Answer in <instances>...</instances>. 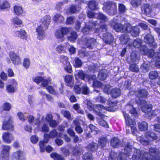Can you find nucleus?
I'll use <instances>...</instances> for the list:
<instances>
[{
  "label": "nucleus",
  "mask_w": 160,
  "mask_h": 160,
  "mask_svg": "<svg viewBox=\"0 0 160 160\" xmlns=\"http://www.w3.org/2000/svg\"><path fill=\"white\" fill-rule=\"evenodd\" d=\"M150 65L149 62H144L141 66L140 69L143 72H146L149 69Z\"/></svg>",
  "instance_id": "33"
},
{
  "label": "nucleus",
  "mask_w": 160,
  "mask_h": 160,
  "mask_svg": "<svg viewBox=\"0 0 160 160\" xmlns=\"http://www.w3.org/2000/svg\"><path fill=\"white\" fill-rule=\"evenodd\" d=\"M140 52L143 55H147L150 58H152L154 56V51L152 49L149 50L145 45L141 46L140 48Z\"/></svg>",
  "instance_id": "8"
},
{
  "label": "nucleus",
  "mask_w": 160,
  "mask_h": 160,
  "mask_svg": "<svg viewBox=\"0 0 160 160\" xmlns=\"http://www.w3.org/2000/svg\"><path fill=\"white\" fill-rule=\"evenodd\" d=\"M108 107H105L101 104H98L96 105V109H97L99 112L95 111V112L96 114L100 117H103V115L101 113V112L103 110H106L110 112H113L114 110L112 108L113 103L110 101H108Z\"/></svg>",
  "instance_id": "5"
},
{
  "label": "nucleus",
  "mask_w": 160,
  "mask_h": 160,
  "mask_svg": "<svg viewBox=\"0 0 160 160\" xmlns=\"http://www.w3.org/2000/svg\"><path fill=\"white\" fill-rule=\"evenodd\" d=\"M102 38L103 41L107 44H110L112 42L113 38L110 33L106 32L103 34Z\"/></svg>",
  "instance_id": "10"
},
{
  "label": "nucleus",
  "mask_w": 160,
  "mask_h": 160,
  "mask_svg": "<svg viewBox=\"0 0 160 160\" xmlns=\"http://www.w3.org/2000/svg\"><path fill=\"white\" fill-rule=\"evenodd\" d=\"M132 27L131 25L129 23H125L123 26L122 32H131Z\"/></svg>",
  "instance_id": "36"
},
{
  "label": "nucleus",
  "mask_w": 160,
  "mask_h": 160,
  "mask_svg": "<svg viewBox=\"0 0 160 160\" xmlns=\"http://www.w3.org/2000/svg\"><path fill=\"white\" fill-rule=\"evenodd\" d=\"M9 55L13 63L15 65H18L21 63L20 58L13 52H10Z\"/></svg>",
  "instance_id": "14"
},
{
  "label": "nucleus",
  "mask_w": 160,
  "mask_h": 160,
  "mask_svg": "<svg viewBox=\"0 0 160 160\" xmlns=\"http://www.w3.org/2000/svg\"><path fill=\"white\" fill-rule=\"evenodd\" d=\"M152 58L156 61L155 62L156 67L158 68H160V52H155Z\"/></svg>",
  "instance_id": "23"
},
{
  "label": "nucleus",
  "mask_w": 160,
  "mask_h": 160,
  "mask_svg": "<svg viewBox=\"0 0 160 160\" xmlns=\"http://www.w3.org/2000/svg\"><path fill=\"white\" fill-rule=\"evenodd\" d=\"M10 7V5L7 1H5L3 2L0 3V9L4 10Z\"/></svg>",
  "instance_id": "41"
},
{
  "label": "nucleus",
  "mask_w": 160,
  "mask_h": 160,
  "mask_svg": "<svg viewBox=\"0 0 160 160\" xmlns=\"http://www.w3.org/2000/svg\"><path fill=\"white\" fill-rule=\"evenodd\" d=\"M102 88H103V91L105 92L108 94L110 93V89L111 88V86L110 85L107 84V85L102 86Z\"/></svg>",
  "instance_id": "62"
},
{
  "label": "nucleus",
  "mask_w": 160,
  "mask_h": 160,
  "mask_svg": "<svg viewBox=\"0 0 160 160\" xmlns=\"http://www.w3.org/2000/svg\"><path fill=\"white\" fill-rule=\"evenodd\" d=\"M85 41L86 46L88 48H92L97 44L96 40L94 38H86Z\"/></svg>",
  "instance_id": "18"
},
{
  "label": "nucleus",
  "mask_w": 160,
  "mask_h": 160,
  "mask_svg": "<svg viewBox=\"0 0 160 160\" xmlns=\"http://www.w3.org/2000/svg\"><path fill=\"white\" fill-rule=\"evenodd\" d=\"M130 70L132 72H138L139 71V68L138 65L136 64H132L129 67Z\"/></svg>",
  "instance_id": "39"
},
{
  "label": "nucleus",
  "mask_w": 160,
  "mask_h": 160,
  "mask_svg": "<svg viewBox=\"0 0 160 160\" xmlns=\"http://www.w3.org/2000/svg\"><path fill=\"white\" fill-rule=\"evenodd\" d=\"M138 124V128L140 130L145 131L148 129V124L146 122H139Z\"/></svg>",
  "instance_id": "25"
},
{
  "label": "nucleus",
  "mask_w": 160,
  "mask_h": 160,
  "mask_svg": "<svg viewBox=\"0 0 160 160\" xmlns=\"http://www.w3.org/2000/svg\"><path fill=\"white\" fill-rule=\"evenodd\" d=\"M16 27H15V30L13 31V35L16 37H20L22 38L25 37L26 32L25 30L21 29L20 30L16 29Z\"/></svg>",
  "instance_id": "16"
},
{
  "label": "nucleus",
  "mask_w": 160,
  "mask_h": 160,
  "mask_svg": "<svg viewBox=\"0 0 160 160\" xmlns=\"http://www.w3.org/2000/svg\"><path fill=\"white\" fill-rule=\"evenodd\" d=\"M107 27L106 24L102 25L100 26V29L97 28L95 30L96 32L100 33L102 32H106L107 30Z\"/></svg>",
  "instance_id": "44"
},
{
  "label": "nucleus",
  "mask_w": 160,
  "mask_h": 160,
  "mask_svg": "<svg viewBox=\"0 0 160 160\" xmlns=\"http://www.w3.org/2000/svg\"><path fill=\"white\" fill-rule=\"evenodd\" d=\"M100 117L101 118L98 119L97 121L98 124L104 127L108 128V126L107 122L102 118V117Z\"/></svg>",
  "instance_id": "47"
},
{
  "label": "nucleus",
  "mask_w": 160,
  "mask_h": 160,
  "mask_svg": "<svg viewBox=\"0 0 160 160\" xmlns=\"http://www.w3.org/2000/svg\"><path fill=\"white\" fill-rule=\"evenodd\" d=\"M51 157L55 160H64V158L61 155L57 153L52 152L50 155Z\"/></svg>",
  "instance_id": "32"
},
{
  "label": "nucleus",
  "mask_w": 160,
  "mask_h": 160,
  "mask_svg": "<svg viewBox=\"0 0 160 160\" xmlns=\"http://www.w3.org/2000/svg\"><path fill=\"white\" fill-rule=\"evenodd\" d=\"M88 4L89 8L92 10H94L96 8L97 3L95 1L90 2Z\"/></svg>",
  "instance_id": "49"
},
{
  "label": "nucleus",
  "mask_w": 160,
  "mask_h": 160,
  "mask_svg": "<svg viewBox=\"0 0 160 160\" xmlns=\"http://www.w3.org/2000/svg\"><path fill=\"white\" fill-rule=\"evenodd\" d=\"M142 42L141 39L137 38L133 41V45L134 47L138 48L141 46Z\"/></svg>",
  "instance_id": "46"
},
{
  "label": "nucleus",
  "mask_w": 160,
  "mask_h": 160,
  "mask_svg": "<svg viewBox=\"0 0 160 160\" xmlns=\"http://www.w3.org/2000/svg\"><path fill=\"white\" fill-rule=\"evenodd\" d=\"M49 135L48 134L45 133L44 135V139L43 141H40L39 143V146L40 151L41 152H43L45 151V143H47L49 139Z\"/></svg>",
  "instance_id": "13"
},
{
  "label": "nucleus",
  "mask_w": 160,
  "mask_h": 160,
  "mask_svg": "<svg viewBox=\"0 0 160 160\" xmlns=\"http://www.w3.org/2000/svg\"><path fill=\"white\" fill-rule=\"evenodd\" d=\"M119 40L120 43L122 44H128L129 46H131L130 40L128 35H123L121 36Z\"/></svg>",
  "instance_id": "17"
},
{
  "label": "nucleus",
  "mask_w": 160,
  "mask_h": 160,
  "mask_svg": "<svg viewBox=\"0 0 160 160\" xmlns=\"http://www.w3.org/2000/svg\"><path fill=\"white\" fill-rule=\"evenodd\" d=\"M107 142V140L106 138L102 137L99 140L98 143L101 146L102 148L104 147Z\"/></svg>",
  "instance_id": "43"
},
{
  "label": "nucleus",
  "mask_w": 160,
  "mask_h": 160,
  "mask_svg": "<svg viewBox=\"0 0 160 160\" xmlns=\"http://www.w3.org/2000/svg\"><path fill=\"white\" fill-rule=\"evenodd\" d=\"M81 92L83 94H88L89 93L90 91L88 87L86 84H84L82 86H81Z\"/></svg>",
  "instance_id": "48"
},
{
  "label": "nucleus",
  "mask_w": 160,
  "mask_h": 160,
  "mask_svg": "<svg viewBox=\"0 0 160 160\" xmlns=\"http://www.w3.org/2000/svg\"><path fill=\"white\" fill-rule=\"evenodd\" d=\"M77 76L82 80H84L85 77H86L88 78L89 81H90L91 80H92L93 82V85L94 87H98L101 86V82L95 80V79L96 78L95 75H88L87 76L86 75H85V74L82 70H80L78 72L77 75H75V77L76 79H77Z\"/></svg>",
  "instance_id": "3"
},
{
  "label": "nucleus",
  "mask_w": 160,
  "mask_h": 160,
  "mask_svg": "<svg viewBox=\"0 0 160 160\" xmlns=\"http://www.w3.org/2000/svg\"><path fill=\"white\" fill-rule=\"evenodd\" d=\"M9 154L1 152L0 158L1 160H8Z\"/></svg>",
  "instance_id": "59"
},
{
  "label": "nucleus",
  "mask_w": 160,
  "mask_h": 160,
  "mask_svg": "<svg viewBox=\"0 0 160 160\" xmlns=\"http://www.w3.org/2000/svg\"><path fill=\"white\" fill-rule=\"evenodd\" d=\"M2 138L3 141L7 143H10L13 140L12 135L9 132H4L2 133Z\"/></svg>",
  "instance_id": "9"
},
{
  "label": "nucleus",
  "mask_w": 160,
  "mask_h": 160,
  "mask_svg": "<svg viewBox=\"0 0 160 160\" xmlns=\"http://www.w3.org/2000/svg\"><path fill=\"white\" fill-rule=\"evenodd\" d=\"M56 51L59 53H63L65 52L66 48L64 46L60 45L56 48Z\"/></svg>",
  "instance_id": "54"
},
{
  "label": "nucleus",
  "mask_w": 160,
  "mask_h": 160,
  "mask_svg": "<svg viewBox=\"0 0 160 160\" xmlns=\"http://www.w3.org/2000/svg\"><path fill=\"white\" fill-rule=\"evenodd\" d=\"M117 160H127V156L122 152H120L118 155Z\"/></svg>",
  "instance_id": "58"
},
{
  "label": "nucleus",
  "mask_w": 160,
  "mask_h": 160,
  "mask_svg": "<svg viewBox=\"0 0 160 160\" xmlns=\"http://www.w3.org/2000/svg\"><path fill=\"white\" fill-rule=\"evenodd\" d=\"M130 58L132 62H137L140 59V57L134 52H132L130 55Z\"/></svg>",
  "instance_id": "35"
},
{
  "label": "nucleus",
  "mask_w": 160,
  "mask_h": 160,
  "mask_svg": "<svg viewBox=\"0 0 160 160\" xmlns=\"http://www.w3.org/2000/svg\"><path fill=\"white\" fill-rule=\"evenodd\" d=\"M95 100L98 102L104 103L106 101V99L101 96H98L97 97Z\"/></svg>",
  "instance_id": "61"
},
{
  "label": "nucleus",
  "mask_w": 160,
  "mask_h": 160,
  "mask_svg": "<svg viewBox=\"0 0 160 160\" xmlns=\"http://www.w3.org/2000/svg\"><path fill=\"white\" fill-rule=\"evenodd\" d=\"M77 35L75 32H72L70 36L68 37V40L71 42H74L77 38Z\"/></svg>",
  "instance_id": "37"
},
{
  "label": "nucleus",
  "mask_w": 160,
  "mask_h": 160,
  "mask_svg": "<svg viewBox=\"0 0 160 160\" xmlns=\"http://www.w3.org/2000/svg\"><path fill=\"white\" fill-rule=\"evenodd\" d=\"M68 32V29L67 28H62L60 30L56 32L55 34V37L59 42H62L64 40V35L67 34Z\"/></svg>",
  "instance_id": "7"
},
{
  "label": "nucleus",
  "mask_w": 160,
  "mask_h": 160,
  "mask_svg": "<svg viewBox=\"0 0 160 160\" xmlns=\"http://www.w3.org/2000/svg\"><path fill=\"white\" fill-rule=\"evenodd\" d=\"M96 18L102 20L104 22H106L108 20L107 17L103 13L100 12L97 14V17Z\"/></svg>",
  "instance_id": "52"
},
{
  "label": "nucleus",
  "mask_w": 160,
  "mask_h": 160,
  "mask_svg": "<svg viewBox=\"0 0 160 160\" xmlns=\"http://www.w3.org/2000/svg\"><path fill=\"white\" fill-rule=\"evenodd\" d=\"M60 61L63 64L67 63L68 62H69L68 61V57L64 55H61V56Z\"/></svg>",
  "instance_id": "55"
},
{
  "label": "nucleus",
  "mask_w": 160,
  "mask_h": 160,
  "mask_svg": "<svg viewBox=\"0 0 160 160\" xmlns=\"http://www.w3.org/2000/svg\"><path fill=\"white\" fill-rule=\"evenodd\" d=\"M158 76V72L155 71H152L150 72L149 77L151 79H155Z\"/></svg>",
  "instance_id": "45"
},
{
  "label": "nucleus",
  "mask_w": 160,
  "mask_h": 160,
  "mask_svg": "<svg viewBox=\"0 0 160 160\" xmlns=\"http://www.w3.org/2000/svg\"><path fill=\"white\" fill-rule=\"evenodd\" d=\"M64 68L65 70L69 73H71L72 72L71 66L69 62H67V63L64 64Z\"/></svg>",
  "instance_id": "51"
},
{
  "label": "nucleus",
  "mask_w": 160,
  "mask_h": 160,
  "mask_svg": "<svg viewBox=\"0 0 160 160\" xmlns=\"http://www.w3.org/2000/svg\"><path fill=\"white\" fill-rule=\"evenodd\" d=\"M133 100H132L131 101L129 102L126 106V108L127 109H129V112L134 116H136L137 112L135 108L133 107Z\"/></svg>",
  "instance_id": "20"
},
{
  "label": "nucleus",
  "mask_w": 160,
  "mask_h": 160,
  "mask_svg": "<svg viewBox=\"0 0 160 160\" xmlns=\"http://www.w3.org/2000/svg\"><path fill=\"white\" fill-rule=\"evenodd\" d=\"M111 25L113 26L114 29L117 32H122L123 26L120 23H113Z\"/></svg>",
  "instance_id": "28"
},
{
  "label": "nucleus",
  "mask_w": 160,
  "mask_h": 160,
  "mask_svg": "<svg viewBox=\"0 0 160 160\" xmlns=\"http://www.w3.org/2000/svg\"><path fill=\"white\" fill-rule=\"evenodd\" d=\"M121 94V90L118 88H114L112 89L110 92L111 96L114 98L118 97Z\"/></svg>",
  "instance_id": "22"
},
{
  "label": "nucleus",
  "mask_w": 160,
  "mask_h": 160,
  "mask_svg": "<svg viewBox=\"0 0 160 160\" xmlns=\"http://www.w3.org/2000/svg\"><path fill=\"white\" fill-rule=\"evenodd\" d=\"M152 106L150 105L145 104L142 106V110L143 112L147 113V114L150 111L152 108Z\"/></svg>",
  "instance_id": "42"
},
{
  "label": "nucleus",
  "mask_w": 160,
  "mask_h": 160,
  "mask_svg": "<svg viewBox=\"0 0 160 160\" xmlns=\"http://www.w3.org/2000/svg\"><path fill=\"white\" fill-rule=\"evenodd\" d=\"M145 136L148 140H146L142 138H141L139 140L140 142L145 145H147L149 144V141L156 139L157 137L156 135L153 132L150 131L146 132L145 133Z\"/></svg>",
  "instance_id": "6"
},
{
  "label": "nucleus",
  "mask_w": 160,
  "mask_h": 160,
  "mask_svg": "<svg viewBox=\"0 0 160 160\" xmlns=\"http://www.w3.org/2000/svg\"><path fill=\"white\" fill-rule=\"evenodd\" d=\"M103 9L104 12L110 15H113L115 14L117 12L116 4L112 2L105 3Z\"/></svg>",
  "instance_id": "4"
},
{
  "label": "nucleus",
  "mask_w": 160,
  "mask_h": 160,
  "mask_svg": "<svg viewBox=\"0 0 160 160\" xmlns=\"http://www.w3.org/2000/svg\"><path fill=\"white\" fill-rule=\"evenodd\" d=\"M83 160H93V158L91 153H85L83 156Z\"/></svg>",
  "instance_id": "50"
},
{
  "label": "nucleus",
  "mask_w": 160,
  "mask_h": 160,
  "mask_svg": "<svg viewBox=\"0 0 160 160\" xmlns=\"http://www.w3.org/2000/svg\"><path fill=\"white\" fill-rule=\"evenodd\" d=\"M11 107L10 104L8 102L5 103L2 106V109L5 111H9Z\"/></svg>",
  "instance_id": "64"
},
{
  "label": "nucleus",
  "mask_w": 160,
  "mask_h": 160,
  "mask_svg": "<svg viewBox=\"0 0 160 160\" xmlns=\"http://www.w3.org/2000/svg\"><path fill=\"white\" fill-rule=\"evenodd\" d=\"M65 80L67 85L72 87L74 85V79L73 77L71 75H67L65 78Z\"/></svg>",
  "instance_id": "21"
},
{
  "label": "nucleus",
  "mask_w": 160,
  "mask_h": 160,
  "mask_svg": "<svg viewBox=\"0 0 160 160\" xmlns=\"http://www.w3.org/2000/svg\"><path fill=\"white\" fill-rule=\"evenodd\" d=\"M132 149V146L128 142L126 145L124 151V154L129 156L130 155V152Z\"/></svg>",
  "instance_id": "30"
},
{
  "label": "nucleus",
  "mask_w": 160,
  "mask_h": 160,
  "mask_svg": "<svg viewBox=\"0 0 160 160\" xmlns=\"http://www.w3.org/2000/svg\"><path fill=\"white\" fill-rule=\"evenodd\" d=\"M138 97L146 98L148 95V93L145 89H140L136 92Z\"/></svg>",
  "instance_id": "24"
},
{
  "label": "nucleus",
  "mask_w": 160,
  "mask_h": 160,
  "mask_svg": "<svg viewBox=\"0 0 160 160\" xmlns=\"http://www.w3.org/2000/svg\"><path fill=\"white\" fill-rule=\"evenodd\" d=\"M74 62V63L73 64V65L75 68H80L82 66V62L81 60L78 58H75Z\"/></svg>",
  "instance_id": "40"
},
{
  "label": "nucleus",
  "mask_w": 160,
  "mask_h": 160,
  "mask_svg": "<svg viewBox=\"0 0 160 160\" xmlns=\"http://www.w3.org/2000/svg\"><path fill=\"white\" fill-rule=\"evenodd\" d=\"M134 149V153L132 158L133 160H160V158L158 153V150L155 148H151L149 150V154L144 152L141 157L140 151L135 148Z\"/></svg>",
  "instance_id": "1"
},
{
  "label": "nucleus",
  "mask_w": 160,
  "mask_h": 160,
  "mask_svg": "<svg viewBox=\"0 0 160 160\" xmlns=\"http://www.w3.org/2000/svg\"><path fill=\"white\" fill-rule=\"evenodd\" d=\"M25 153L22 151H18L14 152L13 154L12 160H20L24 159Z\"/></svg>",
  "instance_id": "12"
},
{
  "label": "nucleus",
  "mask_w": 160,
  "mask_h": 160,
  "mask_svg": "<svg viewBox=\"0 0 160 160\" xmlns=\"http://www.w3.org/2000/svg\"><path fill=\"white\" fill-rule=\"evenodd\" d=\"M79 10V7L76 8V6L74 5H72L69 9L70 12L72 14L76 12Z\"/></svg>",
  "instance_id": "57"
},
{
  "label": "nucleus",
  "mask_w": 160,
  "mask_h": 160,
  "mask_svg": "<svg viewBox=\"0 0 160 160\" xmlns=\"http://www.w3.org/2000/svg\"><path fill=\"white\" fill-rule=\"evenodd\" d=\"M50 19V17L48 15L41 19L38 27L36 29V32L38 33V38L39 39L42 40L45 37V32L48 28Z\"/></svg>",
  "instance_id": "2"
},
{
  "label": "nucleus",
  "mask_w": 160,
  "mask_h": 160,
  "mask_svg": "<svg viewBox=\"0 0 160 160\" xmlns=\"http://www.w3.org/2000/svg\"><path fill=\"white\" fill-rule=\"evenodd\" d=\"M152 11L151 6L148 4H145L142 8V13L147 15L149 14Z\"/></svg>",
  "instance_id": "19"
},
{
  "label": "nucleus",
  "mask_w": 160,
  "mask_h": 160,
  "mask_svg": "<svg viewBox=\"0 0 160 160\" xmlns=\"http://www.w3.org/2000/svg\"><path fill=\"white\" fill-rule=\"evenodd\" d=\"M48 134L51 138H54L56 136L59 137V133H58L57 130L55 129L52 130Z\"/></svg>",
  "instance_id": "53"
},
{
  "label": "nucleus",
  "mask_w": 160,
  "mask_h": 160,
  "mask_svg": "<svg viewBox=\"0 0 160 160\" xmlns=\"http://www.w3.org/2000/svg\"><path fill=\"white\" fill-rule=\"evenodd\" d=\"M144 42L150 45L151 47H154L156 45V43L154 42L153 36L150 34H148L145 36Z\"/></svg>",
  "instance_id": "11"
},
{
  "label": "nucleus",
  "mask_w": 160,
  "mask_h": 160,
  "mask_svg": "<svg viewBox=\"0 0 160 160\" xmlns=\"http://www.w3.org/2000/svg\"><path fill=\"white\" fill-rule=\"evenodd\" d=\"M107 76V72L106 70H101L99 72L98 77L101 80H104L106 78Z\"/></svg>",
  "instance_id": "31"
},
{
  "label": "nucleus",
  "mask_w": 160,
  "mask_h": 160,
  "mask_svg": "<svg viewBox=\"0 0 160 160\" xmlns=\"http://www.w3.org/2000/svg\"><path fill=\"white\" fill-rule=\"evenodd\" d=\"M141 2V0H132L131 3L132 6L134 7H137L140 5Z\"/></svg>",
  "instance_id": "63"
},
{
  "label": "nucleus",
  "mask_w": 160,
  "mask_h": 160,
  "mask_svg": "<svg viewBox=\"0 0 160 160\" xmlns=\"http://www.w3.org/2000/svg\"><path fill=\"white\" fill-rule=\"evenodd\" d=\"M14 11L15 13L18 15L22 14L23 12L22 7L18 6H15L14 7Z\"/></svg>",
  "instance_id": "38"
},
{
  "label": "nucleus",
  "mask_w": 160,
  "mask_h": 160,
  "mask_svg": "<svg viewBox=\"0 0 160 160\" xmlns=\"http://www.w3.org/2000/svg\"><path fill=\"white\" fill-rule=\"evenodd\" d=\"M98 146V145L97 143L92 142L87 147L86 149L88 151L94 152L97 150Z\"/></svg>",
  "instance_id": "26"
},
{
  "label": "nucleus",
  "mask_w": 160,
  "mask_h": 160,
  "mask_svg": "<svg viewBox=\"0 0 160 160\" xmlns=\"http://www.w3.org/2000/svg\"><path fill=\"white\" fill-rule=\"evenodd\" d=\"M140 32V29L137 26L132 27V30L130 32L132 36L134 37L138 36Z\"/></svg>",
  "instance_id": "29"
},
{
  "label": "nucleus",
  "mask_w": 160,
  "mask_h": 160,
  "mask_svg": "<svg viewBox=\"0 0 160 160\" xmlns=\"http://www.w3.org/2000/svg\"><path fill=\"white\" fill-rule=\"evenodd\" d=\"M6 90L8 92H15V88L12 85L8 84L6 86Z\"/></svg>",
  "instance_id": "60"
},
{
  "label": "nucleus",
  "mask_w": 160,
  "mask_h": 160,
  "mask_svg": "<svg viewBox=\"0 0 160 160\" xmlns=\"http://www.w3.org/2000/svg\"><path fill=\"white\" fill-rule=\"evenodd\" d=\"M111 145L114 148H117L120 145L119 140L117 138H114L111 140Z\"/></svg>",
  "instance_id": "27"
},
{
  "label": "nucleus",
  "mask_w": 160,
  "mask_h": 160,
  "mask_svg": "<svg viewBox=\"0 0 160 160\" xmlns=\"http://www.w3.org/2000/svg\"><path fill=\"white\" fill-rule=\"evenodd\" d=\"M53 19L56 22H62L64 21V19L62 15L60 14L57 13L54 17Z\"/></svg>",
  "instance_id": "34"
},
{
  "label": "nucleus",
  "mask_w": 160,
  "mask_h": 160,
  "mask_svg": "<svg viewBox=\"0 0 160 160\" xmlns=\"http://www.w3.org/2000/svg\"><path fill=\"white\" fill-rule=\"evenodd\" d=\"M13 125L12 123L11 118H9L8 122L5 121L3 122L2 128L5 130H12L13 129Z\"/></svg>",
  "instance_id": "15"
},
{
  "label": "nucleus",
  "mask_w": 160,
  "mask_h": 160,
  "mask_svg": "<svg viewBox=\"0 0 160 160\" xmlns=\"http://www.w3.org/2000/svg\"><path fill=\"white\" fill-rule=\"evenodd\" d=\"M12 22L13 24L19 25L22 23V20L18 18L17 17H15L12 19Z\"/></svg>",
  "instance_id": "56"
}]
</instances>
